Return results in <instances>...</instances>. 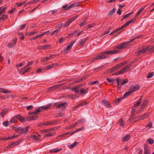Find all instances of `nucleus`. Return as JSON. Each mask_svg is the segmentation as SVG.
<instances>
[{
  "label": "nucleus",
  "mask_w": 154,
  "mask_h": 154,
  "mask_svg": "<svg viewBox=\"0 0 154 154\" xmlns=\"http://www.w3.org/2000/svg\"><path fill=\"white\" fill-rule=\"evenodd\" d=\"M120 51L118 50H110L105 51L104 52H102L100 54L97 55V56L96 57L91 59L92 61H94L97 60H99L100 59H104L107 58L109 57V56L108 55H105L104 54H115L118 52H120Z\"/></svg>",
  "instance_id": "nucleus-1"
},
{
  "label": "nucleus",
  "mask_w": 154,
  "mask_h": 154,
  "mask_svg": "<svg viewBox=\"0 0 154 154\" xmlns=\"http://www.w3.org/2000/svg\"><path fill=\"white\" fill-rule=\"evenodd\" d=\"M134 39V38L129 39L128 41L121 43L116 47V48L120 52V51L122 49L128 48L131 45L130 44L128 43L131 42Z\"/></svg>",
  "instance_id": "nucleus-2"
},
{
  "label": "nucleus",
  "mask_w": 154,
  "mask_h": 154,
  "mask_svg": "<svg viewBox=\"0 0 154 154\" xmlns=\"http://www.w3.org/2000/svg\"><path fill=\"white\" fill-rule=\"evenodd\" d=\"M138 52H135V55H138L141 53H144L148 51L150 53L153 52L154 51V45H151L146 47L145 46L139 48Z\"/></svg>",
  "instance_id": "nucleus-3"
},
{
  "label": "nucleus",
  "mask_w": 154,
  "mask_h": 154,
  "mask_svg": "<svg viewBox=\"0 0 154 154\" xmlns=\"http://www.w3.org/2000/svg\"><path fill=\"white\" fill-rule=\"evenodd\" d=\"M132 64V63H130L127 65L123 69H121L119 71H118L116 72V74L117 75L121 74L122 73L125 72L126 70H129L131 69V66Z\"/></svg>",
  "instance_id": "nucleus-4"
},
{
  "label": "nucleus",
  "mask_w": 154,
  "mask_h": 154,
  "mask_svg": "<svg viewBox=\"0 0 154 154\" xmlns=\"http://www.w3.org/2000/svg\"><path fill=\"white\" fill-rule=\"evenodd\" d=\"M127 61H125L124 62H121L117 64L116 66H114L113 67L111 68L110 69V71L111 72H113L114 71L117 70L118 69H119L123 65L126 64L127 63Z\"/></svg>",
  "instance_id": "nucleus-5"
},
{
  "label": "nucleus",
  "mask_w": 154,
  "mask_h": 154,
  "mask_svg": "<svg viewBox=\"0 0 154 154\" xmlns=\"http://www.w3.org/2000/svg\"><path fill=\"white\" fill-rule=\"evenodd\" d=\"M135 91V86L131 87L129 89L128 91L125 93L124 95V97L126 98L128 96L130 95L132 92Z\"/></svg>",
  "instance_id": "nucleus-6"
},
{
  "label": "nucleus",
  "mask_w": 154,
  "mask_h": 154,
  "mask_svg": "<svg viewBox=\"0 0 154 154\" xmlns=\"http://www.w3.org/2000/svg\"><path fill=\"white\" fill-rule=\"evenodd\" d=\"M49 108V106H43L40 107L37 109L35 111V114H37L40 112L42 111L44 109H46Z\"/></svg>",
  "instance_id": "nucleus-7"
},
{
  "label": "nucleus",
  "mask_w": 154,
  "mask_h": 154,
  "mask_svg": "<svg viewBox=\"0 0 154 154\" xmlns=\"http://www.w3.org/2000/svg\"><path fill=\"white\" fill-rule=\"evenodd\" d=\"M149 113H146L140 115L139 116L135 117V122L139 120L143 119L147 117L149 115Z\"/></svg>",
  "instance_id": "nucleus-8"
},
{
  "label": "nucleus",
  "mask_w": 154,
  "mask_h": 154,
  "mask_svg": "<svg viewBox=\"0 0 154 154\" xmlns=\"http://www.w3.org/2000/svg\"><path fill=\"white\" fill-rule=\"evenodd\" d=\"M30 68L27 67L25 66L24 67L22 68L20 70H19L18 72L20 73L22 72L23 74H24L25 73L27 72L30 70Z\"/></svg>",
  "instance_id": "nucleus-9"
},
{
  "label": "nucleus",
  "mask_w": 154,
  "mask_h": 154,
  "mask_svg": "<svg viewBox=\"0 0 154 154\" xmlns=\"http://www.w3.org/2000/svg\"><path fill=\"white\" fill-rule=\"evenodd\" d=\"M75 41L72 42H71L70 44L68 45L66 48H65L63 50V52L65 53H68L69 50L71 48L72 45L74 43Z\"/></svg>",
  "instance_id": "nucleus-10"
},
{
  "label": "nucleus",
  "mask_w": 154,
  "mask_h": 154,
  "mask_svg": "<svg viewBox=\"0 0 154 154\" xmlns=\"http://www.w3.org/2000/svg\"><path fill=\"white\" fill-rule=\"evenodd\" d=\"M56 103H55L54 105L56 106V108H65L67 105L66 103H62L58 105H57Z\"/></svg>",
  "instance_id": "nucleus-11"
},
{
  "label": "nucleus",
  "mask_w": 154,
  "mask_h": 154,
  "mask_svg": "<svg viewBox=\"0 0 154 154\" xmlns=\"http://www.w3.org/2000/svg\"><path fill=\"white\" fill-rule=\"evenodd\" d=\"M77 5L78 4L76 3H73L68 7L67 5H64L63 6V8H64V9L67 10L72 8L74 7L77 6Z\"/></svg>",
  "instance_id": "nucleus-12"
},
{
  "label": "nucleus",
  "mask_w": 154,
  "mask_h": 154,
  "mask_svg": "<svg viewBox=\"0 0 154 154\" xmlns=\"http://www.w3.org/2000/svg\"><path fill=\"white\" fill-rule=\"evenodd\" d=\"M102 104L106 107L109 108L111 107L110 103L107 100H104L102 101Z\"/></svg>",
  "instance_id": "nucleus-13"
},
{
  "label": "nucleus",
  "mask_w": 154,
  "mask_h": 154,
  "mask_svg": "<svg viewBox=\"0 0 154 154\" xmlns=\"http://www.w3.org/2000/svg\"><path fill=\"white\" fill-rule=\"evenodd\" d=\"M17 41V38H15L13 41L12 43H10L8 45V47L10 48H11L14 47L16 44Z\"/></svg>",
  "instance_id": "nucleus-14"
},
{
  "label": "nucleus",
  "mask_w": 154,
  "mask_h": 154,
  "mask_svg": "<svg viewBox=\"0 0 154 154\" xmlns=\"http://www.w3.org/2000/svg\"><path fill=\"white\" fill-rule=\"evenodd\" d=\"M134 19L131 20H130L124 24L122 26L121 28H122L123 29L125 27L127 26L129 24H130L132 23H133L134 22Z\"/></svg>",
  "instance_id": "nucleus-15"
},
{
  "label": "nucleus",
  "mask_w": 154,
  "mask_h": 154,
  "mask_svg": "<svg viewBox=\"0 0 154 154\" xmlns=\"http://www.w3.org/2000/svg\"><path fill=\"white\" fill-rule=\"evenodd\" d=\"M16 131L20 134H23V128L21 127L16 128L15 129Z\"/></svg>",
  "instance_id": "nucleus-16"
},
{
  "label": "nucleus",
  "mask_w": 154,
  "mask_h": 154,
  "mask_svg": "<svg viewBox=\"0 0 154 154\" xmlns=\"http://www.w3.org/2000/svg\"><path fill=\"white\" fill-rule=\"evenodd\" d=\"M16 117L17 119L19 120L21 122H23L25 120L23 117L20 116V115H16Z\"/></svg>",
  "instance_id": "nucleus-17"
},
{
  "label": "nucleus",
  "mask_w": 154,
  "mask_h": 154,
  "mask_svg": "<svg viewBox=\"0 0 154 154\" xmlns=\"http://www.w3.org/2000/svg\"><path fill=\"white\" fill-rule=\"evenodd\" d=\"M135 115V109L134 108L132 109V112L131 113V117L129 119V120L130 121L132 120L134 118Z\"/></svg>",
  "instance_id": "nucleus-18"
},
{
  "label": "nucleus",
  "mask_w": 154,
  "mask_h": 154,
  "mask_svg": "<svg viewBox=\"0 0 154 154\" xmlns=\"http://www.w3.org/2000/svg\"><path fill=\"white\" fill-rule=\"evenodd\" d=\"M7 111L8 109H7L5 108L3 109L0 113V116L2 117H4L5 114L7 113Z\"/></svg>",
  "instance_id": "nucleus-19"
},
{
  "label": "nucleus",
  "mask_w": 154,
  "mask_h": 154,
  "mask_svg": "<svg viewBox=\"0 0 154 154\" xmlns=\"http://www.w3.org/2000/svg\"><path fill=\"white\" fill-rule=\"evenodd\" d=\"M146 7V5H144L142 7V8H140L138 11L137 12V15H135V17L140 14L142 12L144 9Z\"/></svg>",
  "instance_id": "nucleus-20"
},
{
  "label": "nucleus",
  "mask_w": 154,
  "mask_h": 154,
  "mask_svg": "<svg viewBox=\"0 0 154 154\" xmlns=\"http://www.w3.org/2000/svg\"><path fill=\"white\" fill-rule=\"evenodd\" d=\"M51 46V45H42L40 46H39L38 47V49H46L48 48L49 47Z\"/></svg>",
  "instance_id": "nucleus-21"
},
{
  "label": "nucleus",
  "mask_w": 154,
  "mask_h": 154,
  "mask_svg": "<svg viewBox=\"0 0 154 154\" xmlns=\"http://www.w3.org/2000/svg\"><path fill=\"white\" fill-rule=\"evenodd\" d=\"M116 80L117 82V88L118 89H120L121 88V86H122L121 85V84H120V79L119 78H117L116 79Z\"/></svg>",
  "instance_id": "nucleus-22"
},
{
  "label": "nucleus",
  "mask_w": 154,
  "mask_h": 154,
  "mask_svg": "<svg viewBox=\"0 0 154 154\" xmlns=\"http://www.w3.org/2000/svg\"><path fill=\"white\" fill-rule=\"evenodd\" d=\"M39 136L32 134L30 136V138L33 140H38L39 139Z\"/></svg>",
  "instance_id": "nucleus-23"
},
{
  "label": "nucleus",
  "mask_w": 154,
  "mask_h": 154,
  "mask_svg": "<svg viewBox=\"0 0 154 154\" xmlns=\"http://www.w3.org/2000/svg\"><path fill=\"white\" fill-rule=\"evenodd\" d=\"M11 92L10 91L5 89L2 88L0 89V93H2L4 94L10 93Z\"/></svg>",
  "instance_id": "nucleus-24"
},
{
  "label": "nucleus",
  "mask_w": 154,
  "mask_h": 154,
  "mask_svg": "<svg viewBox=\"0 0 154 154\" xmlns=\"http://www.w3.org/2000/svg\"><path fill=\"white\" fill-rule=\"evenodd\" d=\"M57 64H56V63L50 65H49L48 66L46 67L45 68V70L48 69H49L53 67H56V66H57Z\"/></svg>",
  "instance_id": "nucleus-25"
},
{
  "label": "nucleus",
  "mask_w": 154,
  "mask_h": 154,
  "mask_svg": "<svg viewBox=\"0 0 154 154\" xmlns=\"http://www.w3.org/2000/svg\"><path fill=\"white\" fill-rule=\"evenodd\" d=\"M130 136L129 135H127L123 137L122 138V141L126 142L130 138Z\"/></svg>",
  "instance_id": "nucleus-26"
},
{
  "label": "nucleus",
  "mask_w": 154,
  "mask_h": 154,
  "mask_svg": "<svg viewBox=\"0 0 154 154\" xmlns=\"http://www.w3.org/2000/svg\"><path fill=\"white\" fill-rule=\"evenodd\" d=\"M148 102L147 100L144 101L143 103L141 106V109H144L145 108V106L147 105Z\"/></svg>",
  "instance_id": "nucleus-27"
},
{
  "label": "nucleus",
  "mask_w": 154,
  "mask_h": 154,
  "mask_svg": "<svg viewBox=\"0 0 154 154\" xmlns=\"http://www.w3.org/2000/svg\"><path fill=\"white\" fill-rule=\"evenodd\" d=\"M123 29L122 28H121V26L119 28H118V29H115L113 31H112L110 33H109V34L111 35H113L114 34V33H115V32L119 31V30H121V29Z\"/></svg>",
  "instance_id": "nucleus-28"
},
{
  "label": "nucleus",
  "mask_w": 154,
  "mask_h": 154,
  "mask_svg": "<svg viewBox=\"0 0 154 154\" xmlns=\"http://www.w3.org/2000/svg\"><path fill=\"white\" fill-rule=\"evenodd\" d=\"M17 143H18L17 142H15L13 143H12V144H11L10 145L7 146L6 148V149H10V148L13 147L14 146H15V145H16L17 144Z\"/></svg>",
  "instance_id": "nucleus-29"
},
{
  "label": "nucleus",
  "mask_w": 154,
  "mask_h": 154,
  "mask_svg": "<svg viewBox=\"0 0 154 154\" xmlns=\"http://www.w3.org/2000/svg\"><path fill=\"white\" fill-rule=\"evenodd\" d=\"M37 117L36 116H31L29 117H27L26 118V119L28 121H30L32 120H35L36 119Z\"/></svg>",
  "instance_id": "nucleus-30"
},
{
  "label": "nucleus",
  "mask_w": 154,
  "mask_h": 154,
  "mask_svg": "<svg viewBox=\"0 0 154 154\" xmlns=\"http://www.w3.org/2000/svg\"><path fill=\"white\" fill-rule=\"evenodd\" d=\"M78 144V143L77 142H75L72 144L68 146L69 147L70 149L73 148L75 146Z\"/></svg>",
  "instance_id": "nucleus-31"
},
{
  "label": "nucleus",
  "mask_w": 154,
  "mask_h": 154,
  "mask_svg": "<svg viewBox=\"0 0 154 154\" xmlns=\"http://www.w3.org/2000/svg\"><path fill=\"white\" fill-rule=\"evenodd\" d=\"M144 152L149 151V147L146 143H145L144 145Z\"/></svg>",
  "instance_id": "nucleus-32"
},
{
  "label": "nucleus",
  "mask_w": 154,
  "mask_h": 154,
  "mask_svg": "<svg viewBox=\"0 0 154 154\" xmlns=\"http://www.w3.org/2000/svg\"><path fill=\"white\" fill-rule=\"evenodd\" d=\"M131 14H132V13H130L124 15L123 17L121 19V20L122 21L125 19L128 18Z\"/></svg>",
  "instance_id": "nucleus-33"
},
{
  "label": "nucleus",
  "mask_w": 154,
  "mask_h": 154,
  "mask_svg": "<svg viewBox=\"0 0 154 154\" xmlns=\"http://www.w3.org/2000/svg\"><path fill=\"white\" fill-rule=\"evenodd\" d=\"M72 23V22L69 19V20L66 22L65 24H64L63 26L64 27H65L67 26H69Z\"/></svg>",
  "instance_id": "nucleus-34"
},
{
  "label": "nucleus",
  "mask_w": 154,
  "mask_h": 154,
  "mask_svg": "<svg viewBox=\"0 0 154 154\" xmlns=\"http://www.w3.org/2000/svg\"><path fill=\"white\" fill-rule=\"evenodd\" d=\"M146 142L147 143L152 145L154 143V140L150 138L147 140Z\"/></svg>",
  "instance_id": "nucleus-35"
},
{
  "label": "nucleus",
  "mask_w": 154,
  "mask_h": 154,
  "mask_svg": "<svg viewBox=\"0 0 154 154\" xmlns=\"http://www.w3.org/2000/svg\"><path fill=\"white\" fill-rule=\"evenodd\" d=\"M83 128V127H82L80 128L77 129L76 130L72 132L71 133V135H72L73 134H75V133L78 131H81L82 130V129Z\"/></svg>",
  "instance_id": "nucleus-36"
},
{
  "label": "nucleus",
  "mask_w": 154,
  "mask_h": 154,
  "mask_svg": "<svg viewBox=\"0 0 154 154\" xmlns=\"http://www.w3.org/2000/svg\"><path fill=\"white\" fill-rule=\"evenodd\" d=\"M86 104V101H84L80 104H79V105H78L76 107V108H77L78 107H79L81 106L84 105Z\"/></svg>",
  "instance_id": "nucleus-37"
},
{
  "label": "nucleus",
  "mask_w": 154,
  "mask_h": 154,
  "mask_svg": "<svg viewBox=\"0 0 154 154\" xmlns=\"http://www.w3.org/2000/svg\"><path fill=\"white\" fill-rule=\"evenodd\" d=\"M87 40V39L86 38H84L80 42V44L82 46L83 45H84V44L86 41Z\"/></svg>",
  "instance_id": "nucleus-38"
},
{
  "label": "nucleus",
  "mask_w": 154,
  "mask_h": 154,
  "mask_svg": "<svg viewBox=\"0 0 154 154\" xmlns=\"http://www.w3.org/2000/svg\"><path fill=\"white\" fill-rule=\"evenodd\" d=\"M87 23L86 22L85 20H83L79 24L80 27H82L83 26H84Z\"/></svg>",
  "instance_id": "nucleus-39"
},
{
  "label": "nucleus",
  "mask_w": 154,
  "mask_h": 154,
  "mask_svg": "<svg viewBox=\"0 0 154 154\" xmlns=\"http://www.w3.org/2000/svg\"><path fill=\"white\" fill-rule=\"evenodd\" d=\"M78 87L77 86H76L74 88H72V91H75V92L76 93H77L79 91V90L78 89Z\"/></svg>",
  "instance_id": "nucleus-40"
},
{
  "label": "nucleus",
  "mask_w": 154,
  "mask_h": 154,
  "mask_svg": "<svg viewBox=\"0 0 154 154\" xmlns=\"http://www.w3.org/2000/svg\"><path fill=\"white\" fill-rule=\"evenodd\" d=\"M110 27H109L106 28L105 30L104 33L103 35L107 34L110 32Z\"/></svg>",
  "instance_id": "nucleus-41"
},
{
  "label": "nucleus",
  "mask_w": 154,
  "mask_h": 154,
  "mask_svg": "<svg viewBox=\"0 0 154 154\" xmlns=\"http://www.w3.org/2000/svg\"><path fill=\"white\" fill-rule=\"evenodd\" d=\"M87 90L81 88L80 90V93L81 94H85L87 93Z\"/></svg>",
  "instance_id": "nucleus-42"
},
{
  "label": "nucleus",
  "mask_w": 154,
  "mask_h": 154,
  "mask_svg": "<svg viewBox=\"0 0 154 154\" xmlns=\"http://www.w3.org/2000/svg\"><path fill=\"white\" fill-rule=\"evenodd\" d=\"M141 101H142V98H141V97L138 100L137 102L135 104V106H139L140 104V103H141Z\"/></svg>",
  "instance_id": "nucleus-43"
},
{
  "label": "nucleus",
  "mask_w": 154,
  "mask_h": 154,
  "mask_svg": "<svg viewBox=\"0 0 154 154\" xmlns=\"http://www.w3.org/2000/svg\"><path fill=\"white\" fill-rule=\"evenodd\" d=\"M61 149H59L57 148H54L51 150V151L53 152H57L60 151Z\"/></svg>",
  "instance_id": "nucleus-44"
},
{
  "label": "nucleus",
  "mask_w": 154,
  "mask_h": 154,
  "mask_svg": "<svg viewBox=\"0 0 154 154\" xmlns=\"http://www.w3.org/2000/svg\"><path fill=\"white\" fill-rule=\"evenodd\" d=\"M154 72H153L149 73L147 76V78H151L154 75Z\"/></svg>",
  "instance_id": "nucleus-45"
},
{
  "label": "nucleus",
  "mask_w": 154,
  "mask_h": 154,
  "mask_svg": "<svg viewBox=\"0 0 154 154\" xmlns=\"http://www.w3.org/2000/svg\"><path fill=\"white\" fill-rule=\"evenodd\" d=\"M70 133V132H67L63 134L58 136L57 137L61 138L65 137V136L69 134Z\"/></svg>",
  "instance_id": "nucleus-46"
},
{
  "label": "nucleus",
  "mask_w": 154,
  "mask_h": 154,
  "mask_svg": "<svg viewBox=\"0 0 154 154\" xmlns=\"http://www.w3.org/2000/svg\"><path fill=\"white\" fill-rule=\"evenodd\" d=\"M18 136V135L15 136V135H14L11 136V137H7V138H5V140H9L10 139H13V138H14L17 137Z\"/></svg>",
  "instance_id": "nucleus-47"
},
{
  "label": "nucleus",
  "mask_w": 154,
  "mask_h": 154,
  "mask_svg": "<svg viewBox=\"0 0 154 154\" xmlns=\"http://www.w3.org/2000/svg\"><path fill=\"white\" fill-rule=\"evenodd\" d=\"M8 16L6 15H4L2 17L0 18V21L4 20L5 18L8 17Z\"/></svg>",
  "instance_id": "nucleus-48"
},
{
  "label": "nucleus",
  "mask_w": 154,
  "mask_h": 154,
  "mask_svg": "<svg viewBox=\"0 0 154 154\" xmlns=\"http://www.w3.org/2000/svg\"><path fill=\"white\" fill-rule=\"evenodd\" d=\"M106 80L108 81V82L109 83L113 82L115 81V80L114 79H110V78H107Z\"/></svg>",
  "instance_id": "nucleus-49"
},
{
  "label": "nucleus",
  "mask_w": 154,
  "mask_h": 154,
  "mask_svg": "<svg viewBox=\"0 0 154 154\" xmlns=\"http://www.w3.org/2000/svg\"><path fill=\"white\" fill-rule=\"evenodd\" d=\"M124 121L122 119H121L119 121V123L121 126H124V124L123 123Z\"/></svg>",
  "instance_id": "nucleus-50"
},
{
  "label": "nucleus",
  "mask_w": 154,
  "mask_h": 154,
  "mask_svg": "<svg viewBox=\"0 0 154 154\" xmlns=\"http://www.w3.org/2000/svg\"><path fill=\"white\" fill-rule=\"evenodd\" d=\"M128 82V79H125L124 80L122 81V82L121 83V85H122L127 83Z\"/></svg>",
  "instance_id": "nucleus-51"
},
{
  "label": "nucleus",
  "mask_w": 154,
  "mask_h": 154,
  "mask_svg": "<svg viewBox=\"0 0 154 154\" xmlns=\"http://www.w3.org/2000/svg\"><path fill=\"white\" fill-rule=\"evenodd\" d=\"M95 24H96V23H92L91 24L88 25V26H86V28L89 29L91 27H92Z\"/></svg>",
  "instance_id": "nucleus-52"
},
{
  "label": "nucleus",
  "mask_w": 154,
  "mask_h": 154,
  "mask_svg": "<svg viewBox=\"0 0 154 154\" xmlns=\"http://www.w3.org/2000/svg\"><path fill=\"white\" fill-rule=\"evenodd\" d=\"M23 131L24 134L27 133L29 131V128L28 127H27L25 128H23Z\"/></svg>",
  "instance_id": "nucleus-53"
},
{
  "label": "nucleus",
  "mask_w": 154,
  "mask_h": 154,
  "mask_svg": "<svg viewBox=\"0 0 154 154\" xmlns=\"http://www.w3.org/2000/svg\"><path fill=\"white\" fill-rule=\"evenodd\" d=\"M25 3V2H21L19 4H18V2L16 3V5H17V7H19L20 6L23 5Z\"/></svg>",
  "instance_id": "nucleus-54"
},
{
  "label": "nucleus",
  "mask_w": 154,
  "mask_h": 154,
  "mask_svg": "<svg viewBox=\"0 0 154 154\" xmlns=\"http://www.w3.org/2000/svg\"><path fill=\"white\" fill-rule=\"evenodd\" d=\"M99 83V81H96L94 82H89L90 85H93L96 84H98Z\"/></svg>",
  "instance_id": "nucleus-55"
},
{
  "label": "nucleus",
  "mask_w": 154,
  "mask_h": 154,
  "mask_svg": "<svg viewBox=\"0 0 154 154\" xmlns=\"http://www.w3.org/2000/svg\"><path fill=\"white\" fill-rule=\"evenodd\" d=\"M152 126V122L149 123L148 125H146V128H151Z\"/></svg>",
  "instance_id": "nucleus-56"
},
{
  "label": "nucleus",
  "mask_w": 154,
  "mask_h": 154,
  "mask_svg": "<svg viewBox=\"0 0 154 154\" xmlns=\"http://www.w3.org/2000/svg\"><path fill=\"white\" fill-rule=\"evenodd\" d=\"M85 120L84 119H79L78 121L79 124H80L81 123L84 122H85Z\"/></svg>",
  "instance_id": "nucleus-57"
},
{
  "label": "nucleus",
  "mask_w": 154,
  "mask_h": 154,
  "mask_svg": "<svg viewBox=\"0 0 154 154\" xmlns=\"http://www.w3.org/2000/svg\"><path fill=\"white\" fill-rule=\"evenodd\" d=\"M37 32L35 31H33L30 32V33H29V35L31 36L32 35H34L36 33H37Z\"/></svg>",
  "instance_id": "nucleus-58"
},
{
  "label": "nucleus",
  "mask_w": 154,
  "mask_h": 154,
  "mask_svg": "<svg viewBox=\"0 0 154 154\" xmlns=\"http://www.w3.org/2000/svg\"><path fill=\"white\" fill-rule=\"evenodd\" d=\"M26 24L25 23V24H24L22 25H21L20 27V29L21 30H22V29H24L25 28V27H26Z\"/></svg>",
  "instance_id": "nucleus-59"
},
{
  "label": "nucleus",
  "mask_w": 154,
  "mask_h": 154,
  "mask_svg": "<svg viewBox=\"0 0 154 154\" xmlns=\"http://www.w3.org/2000/svg\"><path fill=\"white\" fill-rule=\"evenodd\" d=\"M8 121H6L3 122V125L6 127H7L8 126Z\"/></svg>",
  "instance_id": "nucleus-60"
},
{
  "label": "nucleus",
  "mask_w": 154,
  "mask_h": 154,
  "mask_svg": "<svg viewBox=\"0 0 154 154\" xmlns=\"http://www.w3.org/2000/svg\"><path fill=\"white\" fill-rule=\"evenodd\" d=\"M122 98H119L116 100L115 103L116 104L118 103L122 100Z\"/></svg>",
  "instance_id": "nucleus-61"
},
{
  "label": "nucleus",
  "mask_w": 154,
  "mask_h": 154,
  "mask_svg": "<svg viewBox=\"0 0 154 154\" xmlns=\"http://www.w3.org/2000/svg\"><path fill=\"white\" fill-rule=\"evenodd\" d=\"M78 17V16H75L72 17L71 18H70L69 19L72 22L73 20H75L76 18H77Z\"/></svg>",
  "instance_id": "nucleus-62"
},
{
  "label": "nucleus",
  "mask_w": 154,
  "mask_h": 154,
  "mask_svg": "<svg viewBox=\"0 0 154 154\" xmlns=\"http://www.w3.org/2000/svg\"><path fill=\"white\" fill-rule=\"evenodd\" d=\"M48 60V58L47 57L43 58L42 59V61L43 62H45L47 60Z\"/></svg>",
  "instance_id": "nucleus-63"
},
{
  "label": "nucleus",
  "mask_w": 154,
  "mask_h": 154,
  "mask_svg": "<svg viewBox=\"0 0 154 154\" xmlns=\"http://www.w3.org/2000/svg\"><path fill=\"white\" fill-rule=\"evenodd\" d=\"M33 61H31L29 62L27 65H26V66L27 67H28L29 66H31V65H32L33 63Z\"/></svg>",
  "instance_id": "nucleus-64"
}]
</instances>
